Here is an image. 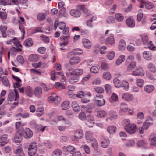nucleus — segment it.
I'll list each match as a JSON object with an SVG mask.
<instances>
[{"instance_id": "nucleus-7", "label": "nucleus", "mask_w": 156, "mask_h": 156, "mask_svg": "<svg viewBox=\"0 0 156 156\" xmlns=\"http://www.w3.org/2000/svg\"><path fill=\"white\" fill-rule=\"evenodd\" d=\"M58 26L59 27V28L61 30H63L64 28L66 27L65 23L63 21H61L59 22L58 20H56L54 23L53 29L55 30H56Z\"/></svg>"}, {"instance_id": "nucleus-50", "label": "nucleus", "mask_w": 156, "mask_h": 156, "mask_svg": "<svg viewBox=\"0 0 156 156\" xmlns=\"http://www.w3.org/2000/svg\"><path fill=\"white\" fill-rule=\"evenodd\" d=\"M96 17L95 16L92 17L90 20H88L87 22V25L89 27H92V22L93 20H96Z\"/></svg>"}, {"instance_id": "nucleus-53", "label": "nucleus", "mask_w": 156, "mask_h": 156, "mask_svg": "<svg viewBox=\"0 0 156 156\" xmlns=\"http://www.w3.org/2000/svg\"><path fill=\"white\" fill-rule=\"evenodd\" d=\"M136 82L138 86L140 88H142L143 86L144 80L142 79H138L136 80Z\"/></svg>"}, {"instance_id": "nucleus-25", "label": "nucleus", "mask_w": 156, "mask_h": 156, "mask_svg": "<svg viewBox=\"0 0 156 156\" xmlns=\"http://www.w3.org/2000/svg\"><path fill=\"white\" fill-rule=\"evenodd\" d=\"M44 108L43 107L38 108L37 109L36 112V115L38 117L42 116L44 114Z\"/></svg>"}, {"instance_id": "nucleus-42", "label": "nucleus", "mask_w": 156, "mask_h": 156, "mask_svg": "<svg viewBox=\"0 0 156 156\" xmlns=\"http://www.w3.org/2000/svg\"><path fill=\"white\" fill-rule=\"evenodd\" d=\"M99 68V66L98 65H97V66H94L91 68L90 70L92 73H97L98 72Z\"/></svg>"}, {"instance_id": "nucleus-64", "label": "nucleus", "mask_w": 156, "mask_h": 156, "mask_svg": "<svg viewBox=\"0 0 156 156\" xmlns=\"http://www.w3.org/2000/svg\"><path fill=\"white\" fill-rule=\"evenodd\" d=\"M65 113L67 116L70 118H74V116L73 112L69 110H67L66 111Z\"/></svg>"}, {"instance_id": "nucleus-4", "label": "nucleus", "mask_w": 156, "mask_h": 156, "mask_svg": "<svg viewBox=\"0 0 156 156\" xmlns=\"http://www.w3.org/2000/svg\"><path fill=\"white\" fill-rule=\"evenodd\" d=\"M14 92H11L9 94L8 96V100L10 101H13L14 98L15 97L14 100L17 101L19 98V94L18 91L14 89Z\"/></svg>"}, {"instance_id": "nucleus-60", "label": "nucleus", "mask_w": 156, "mask_h": 156, "mask_svg": "<svg viewBox=\"0 0 156 156\" xmlns=\"http://www.w3.org/2000/svg\"><path fill=\"white\" fill-rule=\"evenodd\" d=\"M82 147L83 148L85 152L87 154H89L90 153V147L88 146L84 145L82 146Z\"/></svg>"}, {"instance_id": "nucleus-39", "label": "nucleus", "mask_w": 156, "mask_h": 156, "mask_svg": "<svg viewBox=\"0 0 156 156\" xmlns=\"http://www.w3.org/2000/svg\"><path fill=\"white\" fill-rule=\"evenodd\" d=\"M79 80V77L75 76L72 77L69 80V82L70 83L73 84L77 82Z\"/></svg>"}, {"instance_id": "nucleus-46", "label": "nucleus", "mask_w": 156, "mask_h": 156, "mask_svg": "<svg viewBox=\"0 0 156 156\" xmlns=\"http://www.w3.org/2000/svg\"><path fill=\"white\" fill-rule=\"evenodd\" d=\"M2 82L4 86L6 87L10 86V84L9 83L8 79L6 76H3Z\"/></svg>"}, {"instance_id": "nucleus-5", "label": "nucleus", "mask_w": 156, "mask_h": 156, "mask_svg": "<svg viewBox=\"0 0 156 156\" xmlns=\"http://www.w3.org/2000/svg\"><path fill=\"white\" fill-rule=\"evenodd\" d=\"M144 74V72L141 67L136 68V69L132 72V75L134 76H142Z\"/></svg>"}, {"instance_id": "nucleus-27", "label": "nucleus", "mask_w": 156, "mask_h": 156, "mask_svg": "<svg viewBox=\"0 0 156 156\" xmlns=\"http://www.w3.org/2000/svg\"><path fill=\"white\" fill-rule=\"evenodd\" d=\"M25 90L27 94L30 97H31L33 91L32 88L30 86H28L25 87Z\"/></svg>"}, {"instance_id": "nucleus-36", "label": "nucleus", "mask_w": 156, "mask_h": 156, "mask_svg": "<svg viewBox=\"0 0 156 156\" xmlns=\"http://www.w3.org/2000/svg\"><path fill=\"white\" fill-rule=\"evenodd\" d=\"M148 69L152 72L156 71V69L152 63H149L147 66Z\"/></svg>"}, {"instance_id": "nucleus-56", "label": "nucleus", "mask_w": 156, "mask_h": 156, "mask_svg": "<svg viewBox=\"0 0 156 156\" xmlns=\"http://www.w3.org/2000/svg\"><path fill=\"white\" fill-rule=\"evenodd\" d=\"M127 48L128 51H133L135 49V44L133 43H130L127 46Z\"/></svg>"}, {"instance_id": "nucleus-48", "label": "nucleus", "mask_w": 156, "mask_h": 156, "mask_svg": "<svg viewBox=\"0 0 156 156\" xmlns=\"http://www.w3.org/2000/svg\"><path fill=\"white\" fill-rule=\"evenodd\" d=\"M0 18L2 20H5L7 18V14L5 12L0 11Z\"/></svg>"}, {"instance_id": "nucleus-37", "label": "nucleus", "mask_w": 156, "mask_h": 156, "mask_svg": "<svg viewBox=\"0 0 156 156\" xmlns=\"http://www.w3.org/2000/svg\"><path fill=\"white\" fill-rule=\"evenodd\" d=\"M141 37L144 44H147L148 41L147 36L145 34H143L141 36Z\"/></svg>"}, {"instance_id": "nucleus-8", "label": "nucleus", "mask_w": 156, "mask_h": 156, "mask_svg": "<svg viewBox=\"0 0 156 156\" xmlns=\"http://www.w3.org/2000/svg\"><path fill=\"white\" fill-rule=\"evenodd\" d=\"M125 129L128 133L130 134H133L136 132V127L135 125L131 124L128 127L126 126Z\"/></svg>"}, {"instance_id": "nucleus-14", "label": "nucleus", "mask_w": 156, "mask_h": 156, "mask_svg": "<svg viewBox=\"0 0 156 156\" xmlns=\"http://www.w3.org/2000/svg\"><path fill=\"white\" fill-rule=\"evenodd\" d=\"M154 87L152 85H147L144 87V90L145 92L150 93L153 92L154 90Z\"/></svg>"}, {"instance_id": "nucleus-54", "label": "nucleus", "mask_w": 156, "mask_h": 156, "mask_svg": "<svg viewBox=\"0 0 156 156\" xmlns=\"http://www.w3.org/2000/svg\"><path fill=\"white\" fill-rule=\"evenodd\" d=\"M18 46H19L20 48H15L14 47H12L11 48V50L16 52L17 51H22V45L20 44L19 43H18Z\"/></svg>"}, {"instance_id": "nucleus-55", "label": "nucleus", "mask_w": 156, "mask_h": 156, "mask_svg": "<svg viewBox=\"0 0 156 156\" xmlns=\"http://www.w3.org/2000/svg\"><path fill=\"white\" fill-rule=\"evenodd\" d=\"M143 3L145 4L146 8L148 9H151L154 6V5L150 2H147L145 1V2Z\"/></svg>"}, {"instance_id": "nucleus-30", "label": "nucleus", "mask_w": 156, "mask_h": 156, "mask_svg": "<svg viewBox=\"0 0 156 156\" xmlns=\"http://www.w3.org/2000/svg\"><path fill=\"white\" fill-rule=\"evenodd\" d=\"M33 44L32 39L28 38L24 42V45L27 47H31Z\"/></svg>"}, {"instance_id": "nucleus-15", "label": "nucleus", "mask_w": 156, "mask_h": 156, "mask_svg": "<svg viewBox=\"0 0 156 156\" xmlns=\"http://www.w3.org/2000/svg\"><path fill=\"white\" fill-rule=\"evenodd\" d=\"M133 97L131 94L126 93L122 95V98L126 101H132L133 100Z\"/></svg>"}, {"instance_id": "nucleus-38", "label": "nucleus", "mask_w": 156, "mask_h": 156, "mask_svg": "<svg viewBox=\"0 0 156 156\" xmlns=\"http://www.w3.org/2000/svg\"><path fill=\"white\" fill-rule=\"evenodd\" d=\"M106 112L104 111H100L98 112L97 116L98 117H104L107 115Z\"/></svg>"}, {"instance_id": "nucleus-11", "label": "nucleus", "mask_w": 156, "mask_h": 156, "mask_svg": "<svg viewBox=\"0 0 156 156\" xmlns=\"http://www.w3.org/2000/svg\"><path fill=\"white\" fill-rule=\"evenodd\" d=\"M7 135L4 134L0 137V147L5 145L8 142Z\"/></svg>"}, {"instance_id": "nucleus-12", "label": "nucleus", "mask_w": 156, "mask_h": 156, "mask_svg": "<svg viewBox=\"0 0 156 156\" xmlns=\"http://www.w3.org/2000/svg\"><path fill=\"white\" fill-rule=\"evenodd\" d=\"M71 15L75 17H79L80 16L81 12L79 10L73 9L71 10L70 11Z\"/></svg>"}, {"instance_id": "nucleus-17", "label": "nucleus", "mask_w": 156, "mask_h": 156, "mask_svg": "<svg viewBox=\"0 0 156 156\" xmlns=\"http://www.w3.org/2000/svg\"><path fill=\"white\" fill-rule=\"evenodd\" d=\"M84 46L87 48H90L91 46V41L88 39H83L82 41Z\"/></svg>"}, {"instance_id": "nucleus-24", "label": "nucleus", "mask_w": 156, "mask_h": 156, "mask_svg": "<svg viewBox=\"0 0 156 156\" xmlns=\"http://www.w3.org/2000/svg\"><path fill=\"white\" fill-rule=\"evenodd\" d=\"M70 104L69 101H67L63 102L61 104L62 109L63 110H66L69 108L70 107Z\"/></svg>"}, {"instance_id": "nucleus-19", "label": "nucleus", "mask_w": 156, "mask_h": 156, "mask_svg": "<svg viewBox=\"0 0 156 156\" xmlns=\"http://www.w3.org/2000/svg\"><path fill=\"white\" fill-rule=\"evenodd\" d=\"M107 43L110 45H113L115 43V39L114 35L113 34H111L110 36L106 40Z\"/></svg>"}, {"instance_id": "nucleus-2", "label": "nucleus", "mask_w": 156, "mask_h": 156, "mask_svg": "<svg viewBox=\"0 0 156 156\" xmlns=\"http://www.w3.org/2000/svg\"><path fill=\"white\" fill-rule=\"evenodd\" d=\"M48 100L50 103H54L55 105H58L60 103V98L56 93H52L48 98Z\"/></svg>"}, {"instance_id": "nucleus-29", "label": "nucleus", "mask_w": 156, "mask_h": 156, "mask_svg": "<svg viewBox=\"0 0 156 156\" xmlns=\"http://www.w3.org/2000/svg\"><path fill=\"white\" fill-rule=\"evenodd\" d=\"M136 62L135 61L131 62L127 67V71H132L136 66Z\"/></svg>"}, {"instance_id": "nucleus-59", "label": "nucleus", "mask_w": 156, "mask_h": 156, "mask_svg": "<svg viewBox=\"0 0 156 156\" xmlns=\"http://www.w3.org/2000/svg\"><path fill=\"white\" fill-rule=\"evenodd\" d=\"M151 123L148 121H146L143 124L142 127L143 129L146 130L150 126Z\"/></svg>"}, {"instance_id": "nucleus-10", "label": "nucleus", "mask_w": 156, "mask_h": 156, "mask_svg": "<svg viewBox=\"0 0 156 156\" xmlns=\"http://www.w3.org/2000/svg\"><path fill=\"white\" fill-rule=\"evenodd\" d=\"M34 93L36 97L38 98L41 97L43 93L42 88L39 86L37 87L34 90Z\"/></svg>"}, {"instance_id": "nucleus-52", "label": "nucleus", "mask_w": 156, "mask_h": 156, "mask_svg": "<svg viewBox=\"0 0 156 156\" xmlns=\"http://www.w3.org/2000/svg\"><path fill=\"white\" fill-rule=\"evenodd\" d=\"M14 153L17 155H20L21 154L24 153V151H23L22 148L21 147H20L14 151Z\"/></svg>"}, {"instance_id": "nucleus-20", "label": "nucleus", "mask_w": 156, "mask_h": 156, "mask_svg": "<svg viewBox=\"0 0 156 156\" xmlns=\"http://www.w3.org/2000/svg\"><path fill=\"white\" fill-rule=\"evenodd\" d=\"M144 58L147 60H151L152 58V54L148 51H145L143 53Z\"/></svg>"}, {"instance_id": "nucleus-3", "label": "nucleus", "mask_w": 156, "mask_h": 156, "mask_svg": "<svg viewBox=\"0 0 156 156\" xmlns=\"http://www.w3.org/2000/svg\"><path fill=\"white\" fill-rule=\"evenodd\" d=\"M21 127L20 129L17 131L13 138L14 142L16 143H20L22 140L23 136V129Z\"/></svg>"}, {"instance_id": "nucleus-1", "label": "nucleus", "mask_w": 156, "mask_h": 156, "mask_svg": "<svg viewBox=\"0 0 156 156\" xmlns=\"http://www.w3.org/2000/svg\"><path fill=\"white\" fill-rule=\"evenodd\" d=\"M83 73V71L81 69H75L71 68L68 69L66 74L67 76H69L70 75H74L80 76L82 75Z\"/></svg>"}, {"instance_id": "nucleus-63", "label": "nucleus", "mask_w": 156, "mask_h": 156, "mask_svg": "<svg viewBox=\"0 0 156 156\" xmlns=\"http://www.w3.org/2000/svg\"><path fill=\"white\" fill-rule=\"evenodd\" d=\"M101 63V69L103 70H106L108 68L107 64L104 62L100 61Z\"/></svg>"}, {"instance_id": "nucleus-41", "label": "nucleus", "mask_w": 156, "mask_h": 156, "mask_svg": "<svg viewBox=\"0 0 156 156\" xmlns=\"http://www.w3.org/2000/svg\"><path fill=\"white\" fill-rule=\"evenodd\" d=\"M91 141L92 142V146L93 147L95 150H98V146L97 141L95 139H93Z\"/></svg>"}, {"instance_id": "nucleus-21", "label": "nucleus", "mask_w": 156, "mask_h": 156, "mask_svg": "<svg viewBox=\"0 0 156 156\" xmlns=\"http://www.w3.org/2000/svg\"><path fill=\"white\" fill-rule=\"evenodd\" d=\"M72 106L74 111L78 112L80 111V107L76 101L73 102L72 103Z\"/></svg>"}, {"instance_id": "nucleus-34", "label": "nucleus", "mask_w": 156, "mask_h": 156, "mask_svg": "<svg viewBox=\"0 0 156 156\" xmlns=\"http://www.w3.org/2000/svg\"><path fill=\"white\" fill-rule=\"evenodd\" d=\"M101 143L102 146L103 148H107L108 146L109 141L108 139H104L102 140Z\"/></svg>"}, {"instance_id": "nucleus-35", "label": "nucleus", "mask_w": 156, "mask_h": 156, "mask_svg": "<svg viewBox=\"0 0 156 156\" xmlns=\"http://www.w3.org/2000/svg\"><path fill=\"white\" fill-rule=\"evenodd\" d=\"M125 56L123 55H121L117 59L116 62V63L117 65H119L125 60Z\"/></svg>"}, {"instance_id": "nucleus-45", "label": "nucleus", "mask_w": 156, "mask_h": 156, "mask_svg": "<svg viewBox=\"0 0 156 156\" xmlns=\"http://www.w3.org/2000/svg\"><path fill=\"white\" fill-rule=\"evenodd\" d=\"M90 101V98L87 96L86 94H85L81 99V102L83 103H86L89 102Z\"/></svg>"}, {"instance_id": "nucleus-32", "label": "nucleus", "mask_w": 156, "mask_h": 156, "mask_svg": "<svg viewBox=\"0 0 156 156\" xmlns=\"http://www.w3.org/2000/svg\"><path fill=\"white\" fill-rule=\"evenodd\" d=\"M37 18L39 21H43L46 19V16L44 13H40L37 14Z\"/></svg>"}, {"instance_id": "nucleus-18", "label": "nucleus", "mask_w": 156, "mask_h": 156, "mask_svg": "<svg viewBox=\"0 0 156 156\" xmlns=\"http://www.w3.org/2000/svg\"><path fill=\"white\" fill-rule=\"evenodd\" d=\"M40 58V56L37 55H32L30 56L29 59L32 62H36L38 61Z\"/></svg>"}, {"instance_id": "nucleus-13", "label": "nucleus", "mask_w": 156, "mask_h": 156, "mask_svg": "<svg viewBox=\"0 0 156 156\" xmlns=\"http://www.w3.org/2000/svg\"><path fill=\"white\" fill-rule=\"evenodd\" d=\"M127 25L129 27H133L135 25V23L133 17H130L126 20Z\"/></svg>"}, {"instance_id": "nucleus-44", "label": "nucleus", "mask_w": 156, "mask_h": 156, "mask_svg": "<svg viewBox=\"0 0 156 156\" xmlns=\"http://www.w3.org/2000/svg\"><path fill=\"white\" fill-rule=\"evenodd\" d=\"M104 79L107 80H109L111 78V76L110 73L108 72H105L103 75Z\"/></svg>"}, {"instance_id": "nucleus-31", "label": "nucleus", "mask_w": 156, "mask_h": 156, "mask_svg": "<svg viewBox=\"0 0 156 156\" xmlns=\"http://www.w3.org/2000/svg\"><path fill=\"white\" fill-rule=\"evenodd\" d=\"M107 129L108 132L110 134L114 133L116 130V127L114 126H108Z\"/></svg>"}, {"instance_id": "nucleus-62", "label": "nucleus", "mask_w": 156, "mask_h": 156, "mask_svg": "<svg viewBox=\"0 0 156 156\" xmlns=\"http://www.w3.org/2000/svg\"><path fill=\"white\" fill-rule=\"evenodd\" d=\"M67 151L71 154H73L76 150L75 147L71 146H69L67 147Z\"/></svg>"}, {"instance_id": "nucleus-58", "label": "nucleus", "mask_w": 156, "mask_h": 156, "mask_svg": "<svg viewBox=\"0 0 156 156\" xmlns=\"http://www.w3.org/2000/svg\"><path fill=\"white\" fill-rule=\"evenodd\" d=\"M79 117L81 120H85L86 118L85 113L83 112H81L79 115Z\"/></svg>"}, {"instance_id": "nucleus-40", "label": "nucleus", "mask_w": 156, "mask_h": 156, "mask_svg": "<svg viewBox=\"0 0 156 156\" xmlns=\"http://www.w3.org/2000/svg\"><path fill=\"white\" fill-rule=\"evenodd\" d=\"M121 87L123 88V89L126 91L128 90L129 88V85L128 82L126 81H123L121 83Z\"/></svg>"}, {"instance_id": "nucleus-61", "label": "nucleus", "mask_w": 156, "mask_h": 156, "mask_svg": "<svg viewBox=\"0 0 156 156\" xmlns=\"http://www.w3.org/2000/svg\"><path fill=\"white\" fill-rule=\"evenodd\" d=\"M56 73L58 75H60L61 74V72H57L56 73L55 72V70H53L52 72V75H51V79L55 81V74Z\"/></svg>"}, {"instance_id": "nucleus-43", "label": "nucleus", "mask_w": 156, "mask_h": 156, "mask_svg": "<svg viewBox=\"0 0 156 156\" xmlns=\"http://www.w3.org/2000/svg\"><path fill=\"white\" fill-rule=\"evenodd\" d=\"M115 16L116 20L119 22L122 21L124 19L123 16L121 13H117Z\"/></svg>"}, {"instance_id": "nucleus-9", "label": "nucleus", "mask_w": 156, "mask_h": 156, "mask_svg": "<svg viewBox=\"0 0 156 156\" xmlns=\"http://www.w3.org/2000/svg\"><path fill=\"white\" fill-rule=\"evenodd\" d=\"M99 97H100V99H95L94 100L95 104L98 106H103L105 104V101L103 98L102 95L99 94Z\"/></svg>"}, {"instance_id": "nucleus-28", "label": "nucleus", "mask_w": 156, "mask_h": 156, "mask_svg": "<svg viewBox=\"0 0 156 156\" xmlns=\"http://www.w3.org/2000/svg\"><path fill=\"white\" fill-rule=\"evenodd\" d=\"M74 135L77 139H80L82 138L83 136V134L82 131L80 130H78L75 132Z\"/></svg>"}, {"instance_id": "nucleus-49", "label": "nucleus", "mask_w": 156, "mask_h": 156, "mask_svg": "<svg viewBox=\"0 0 156 156\" xmlns=\"http://www.w3.org/2000/svg\"><path fill=\"white\" fill-rule=\"evenodd\" d=\"M29 148H30L31 149H33L34 151V152L35 153L36 151L37 150V146L36 144V143L35 142L31 143L29 147Z\"/></svg>"}, {"instance_id": "nucleus-6", "label": "nucleus", "mask_w": 156, "mask_h": 156, "mask_svg": "<svg viewBox=\"0 0 156 156\" xmlns=\"http://www.w3.org/2000/svg\"><path fill=\"white\" fill-rule=\"evenodd\" d=\"M23 131V136L26 139L30 138L33 136V133L32 131L29 128H26L24 130H23V128L22 129Z\"/></svg>"}, {"instance_id": "nucleus-23", "label": "nucleus", "mask_w": 156, "mask_h": 156, "mask_svg": "<svg viewBox=\"0 0 156 156\" xmlns=\"http://www.w3.org/2000/svg\"><path fill=\"white\" fill-rule=\"evenodd\" d=\"M120 110L123 112H125L128 110V106L126 103L125 102L121 103L120 105Z\"/></svg>"}, {"instance_id": "nucleus-26", "label": "nucleus", "mask_w": 156, "mask_h": 156, "mask_svg": "<svg viewBox=\"0 0 156 156\" xmlns=\"http://www.w3.org/2000/svg\"><path fill=\"white\" fill-rule=\"evenodd\" d=\"M86 139L88 142H90L93 140V133L90 131L87 132L85 134Z\"/></svg>"}, {"instance_id": "nucleus-51", "label": "nucleus", "mask_w": 156, "mask_h": 156, "mask_svg": "<svg viewBox=\"0 0 156 156\" xmlns=\"http://www.w3.org/2000/svg\"><path fill=\"white\" fill-rule=\"evenodd\" d=\"M77 8L82 10L85 13L88 12V10L85 7V5H79L77 6Z\"/></svg>"}, {"instance_id": "nucleus-57", "label": "nucleus", "mask_w": 156, "mask_h": 156, "mask_svg": "<svg viewBox=\"0 0 156 156\" xmlns=\"http://www.w3.org/2000/svg\"><path fill=\"white\" fill-rule=\"evenodd\" d=\"M115 21L114 18L112 16H109L107 18L106 20L107 22L109 24L113 23Z\"/></svg>"}, {"instance_id": "nucleus-47", "label": "nucleus", "mask_w": 156, "mask_h": 156, "mask_svg": "<svg viewBox=\"0 0 156 156\" xmlns=\"http://www.w3.org/2000/svg\"><path fill=\"white\" fill-rule=\"evenodd\" d=\"M62 152L60 149H56L54 151L52 154V156H61Z\"/></svg>"}, {"instance_id": "nucleus-22", "label": "nucleus", "mask_w": 156, "mask_h": 156, "mask_svg": "<svg viewBox=\"0 0 156 156\" xmlns=\"http://www.w3.org/2000/svg\"><path fill=\"white\" fill-rule=\"evenodd\" d=\"M126 43L125 41L123 39H121L119 44L118 48L121 51L124 50L126 47Z\"/></svg>"}, {"instance_id": "nucleus-16", "label": "nucleus", "mask_w": 156, "mask_h": 156, "mask_svg": "<svg viewBox=\"0 0 156 156\" xmlns=\"http://www.w3.org/2000/svg\"><path fill=\"white\" fill-rule=\"evenodd\" d=\"M80 61V58L78 57H74L71 58L69 61V63L71 65H74L79 63Z\"/></svg>"}, {"instance_id": "nucleus-33", "label": "nucleus", "mask_w": 156, "mask_h": 156, "mask_svg": "<svg viewBox=\"0 0 156 156\" xmlns=\"http://www.w3.org/2000/svg\"><path fill=\"white\" fill-rule=\"evenodd\" d=\"M113 83L115 87L119 88L121 87L122 84L120 81L117 78H115L113 80Z\"/></svg>"}]
</instances>
